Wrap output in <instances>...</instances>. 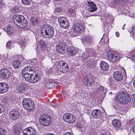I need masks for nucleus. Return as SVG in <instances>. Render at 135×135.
Wrapping results in <instances>:
<instances>
[{
    "label": "nucleus",
    "instance_id": "obj_20",
    "mask_svg": "<svg viewBox=\"0 0 135 135\" xmlns=\"http://www.w3.org/2000/svg\"><path fill=\"white\" fill-rule=\"evenodd\" d=\"M92 117L94 118H98L102 115V112L99 109H95L93 110L91 113Z\"/></svg>",
    "mask_w": 135,
    "mask_h": 135
},
{
    "label": "nucleus",
    "instance_id": "obj_48",
    "mask_svg": "<svg viewBox=\"0 0 135 135\" xmlns=\"http://www.w3.org/2000/svg\"><path fill=\"white\" fill-rule=\"evenodd\" d=\"M132 33L133 35L135 36V26H134L132 29Z\"/></svg>",
    "mask_w": 135,
    "mask_h": 135
},
{
    "label": "nucleus",
    "instance_id": "obj_30",
    "mask_svg": "<svg viewBox=\"0 0 135 135\" xmlns=\"http://www.w3.org/2000/svg\"><path fill=\"white\" fill-rule=\"evenodd\" d=\"M129 56L130 58L132 61L135 62V50H133L132 51L129 52L128 53Z\"/></svg>",
    "mask_w": 135,
    "mask_h": 135
},
{
    "label": "nucleus",
    "instance_id": "obj_6",
    "mask_svg": "<svg viewBox=\"0 0 135 135\" xmlns=\"http://www.w3.org/2000/svg\"><path fill=\"white\" fill-rule=\"evenodd\" d=\"M65 44L64 41H59L56 45V49L57 52L61 54H64L65 53Z\"/></svg>",
    "mask_w": 135,
    "mask_h": 135
},
{
    "label": "nucleus",
    "instance_id": "obj_32",
    "mask_svg": "<svg viewBox=\"0 0 135 135\" xmlns=\"http://www.w3.org/2000/svg\"><path fill=\"white\" fill-rule=\"evenodd\" d=\"M22 74L23 76L25 79L28 81L29 80L30 77L31 76V74H30L29 73H27L22 71Z\"/></svg>",
    "mask_w": 135,
    "mask_h": 135
},
{
    "label": "nucleus",
    "instance_id": "obj_23",
    "mask_svg": "<svg viewBox=\"0 0 135 135\" xmlns=\"http://www.w3.org/2000/svg\"><path fill=\"white\" fill-rule=\"evenodd\" d=\"M100 67L101 69L104 71H107L109 69V66L108 64L103 61H102L100 62Z\"/></svg>",
    "mask_w": 135,
    "mask_h": 135
},
{
    "label": "nucleus",
    "instance_id": "obj_57",
    "mask_svg": "<svg viewBox=\"0 0 135 135\" xmlns=\"http://www.w3.org/2000/svg\"><path fill=\"white\" fill-rule=\"evenodd\" d=\"M133 86L135 88V80L133 81Z\"/></svg>",
    "mask_w": 135,
    "mask_h": 135
},
{
    "label": "nucleus",
    "instance_id": "obj_18",
    "mask_svg": "<svg viewBox=\"0 0 135 135\" xmlns=\"http://www.w3.org/2000/svg\"><path fill=\"white\" fill-rule=\"evenodd\" d=\"M114 79L118 81H121L123 79V76L121 73L119 71H115L113 74Z\"/></svg>",
    "mask_w": 135,
    "mask_h": 135
},
{
    "label": "nucleus",
    "instance_id": "obj_21",
    "mask_svg": "<svg viewBox=\"0 0 135 135\" xmlns=\"http://www.w3.org/2000/svg\"><path fill=\"white\" fill-rule=\"evenodd\" d=\"M68 54L69 55L72 56L75 55L77 53L75 49L73 46H70L67 49Z\"/></svg>",
    "mask_w": 135,
    "mask_h": 135
},
{
    "label": "nucleus",
    "instance_id": "obj_43",
    "mask_svg": "<svg viewBox=\"0 0 135 135\" xmlns=\"http://www.w3.org/2000/svg\"><path fill=\"white\" fill-rule=\"evenodd\" d=\"M128 85L127 84H124L122 86L123 88L124 89V90L126 91H127L129 90V88H128Z\"/></svg>",
    "mask_w": 135,
    "mask_h": 135
},
{
    "label": "nucleus",
    "instance_id": "obj_7",
    "mask_svg": "<svg viewBox=\"0 0 135 135\" xmlns=\"http://www.w3.org/2000/svg\"><path fill=\"white\" fill-rule=\"evenodd\" d=\"M58 22L60 26L64 28H68L70 24L67 21L66 18L63 17H60L58 18Z\"/></svg>",
    "mask_w": 135,
    "mask_h": 135
},
{
    "label": "nucleus",
    "instance_id": "obj_62",
    "mask_svg": "<svg viewBox=\"0 0 135 135\" xmlns=\"http://www.w3.org/2000/svg\"><path fill=\"white\" fill-rule=\"evenodd\" d=\"M1 33L0 32V35H1Z\"/></svg>",
    "mask_w": 135,
    "mask_h": 135
},
{
    "label": "nucleus",
    "instance_id": "obj_53",
    "mask_svg": "<svg viewBox=\"0 0 135 135\" xmlns=\"http://www.w3.org/2000/svg\"><path fill=\"white\" fill-rule=\"evenodd\" d=\"M3 4L2 0H0V8L2 7Z\"/></svg>",
    "mask_w": 135,
    "mask_h": 135
},
{
    "label": "nucleus",
    "instance_id": "obj_12",
    "mask_svg": "<svg viewBox=\"0 0 135 135\" xmlns=\"http://www.w3.org/2000/svg\"><path fill=\"white\" fill-rule=\"evenodd\" d=\"M10 72L6 68L2 69L0 71V76L2 78L7 79L11 76Z\"/></svg>",
    "mask_w": 135,
    "mask_h": 135
},
{
    "label": "nucleus",
    "instance_id": "obj_54",
    "mask_svg": "<svg viewBox=\"0 0 135 135\" xmlns=\"http://www.w3.org/2000/svg\"><path fill=\"white\" fill-rule=\"evenodd\" d=\"M115 35L117 37H118L119 36V33L118 32H115Z\"/></svg>",
    "mask_w": 135,
    "mask_h": 135
},
{
    "label": "nucleus",
    "instance_id": "obj_61",
    "mask_svg": "<svg viewBox=\"0 0 135 135\" xmlns=\"http://www.w3.org/2000/svg\"><path fill=\"white\" fill-rule=\"evenodd\" d=\"M122 28V29L123 30H124V27H123Z\"/></svg>",
    "mask_w": 135,
    "mask_h": 135
},
{
    "label": "nucleus",
    "instance_id": "obj_38",
    "mask_svg": "<svg viewBox=\"0 0 135 135\" xmlns=\"http://www.w3.org/2000/svg\"><path fill=\"white\" fill-rule=\"evenodd\" d=\"M21 1L22 3L25 5H29L31 2V0H22Z\"/></svg>",
    "mask_w": 135,
    "mask_h": 135
},
{
    "label": "nucleus",
    "instance_id": "obj_11",
    "mask_svg": "<svg viewBox=\"0 0 135 135\" xmlns=\"http://www.w3.org/2000/svg\"><path fill=\"white\" fill-rule=\"evenodd\" d=\"M95 77L93 75H89L84 81V84L87 86H90L93 85L95 81Z\"/></svg>",
    "mask_w": 135,
    "mask_h": 135
},
{
    "label": "nucleus",
    "instance_id": "obj_41",
    "mask_svg": "<svg viewBox=\"0 0 135 135\" xmlns=\"http://www.w3.org/2000/svg\"><path fill=\"white\" fill-rule=\"evenodd\" d=\"M39 46L41 48L42 50V48L44 47L45 46V42L42 40H41L39 42Z\"/></svg>",
    "mask_w": 135,
    "mask_h": 135
},
{
    "label": "nucleus",
    "instance_id": "obj_16",
    "mask_svg": "<svg viewBox=\"0 0 135 135\" xmlns=\"http://www.w3.org/2000/svg\"><path fill=\"white\" fill-rule=\"evenodd\" d=\"M27 86V84L21 83L17 86V91L18 93H24L26 90Z\"/></svg>",
    "mask_w": 135,
    "mask_h": 135
},
{
    "label": "nucleus",
    "instance_id": "obj_37",
    "mask_svg": "<svg viewBox=\"0 0 135 135\" xmlns=\"http://www.w3.org/2000/svg\"><path fill=\"white\" fill-rule=\"evenodd\" d=\"M62 10V8L60 7H57L54 10L55 13L58 15L60 14Z\"/></svg>",
    "mask_w": 135,
    "mask_h": 135
},
{
    "label": "nucleus",
    "instance_id": "obj_13",
    "mask_svg": "<svg viewBox=\"0 0 135 135\" xmlns=\"http://www.w3.org/2000/svg\"><path fill=\"white\" fill-rule=\"evenodd\" d=\"M36 131L32 127L26 128L22 131L23 135H35Z\"/></svg>",
    "mask_w": 135,
    "mask_h": 135
},
{
    "label": "nucleus",
    "instance_id": "obj_55",
    "mask_svg": "<svg viewBox=\"0 0 135 135\" xmlns=\"http://www.w3.org/2000/svg\"><path fill=\"white\" fill-rule=\"evenodd\" d=\"M116 3L117 5H118L119 3V0H115Z\"/></svg>",
    "mask_w": 135,
    "mask_h": 135
},
{
    "label": "nucleus",
    "instance_id": "obj_5",
    "mask_svg": "<svg viewBox=\"0 0 135 135\" xmlns=\"http://www.w3.org/2000/svg\"><path fill=\"white\" fill-rule=\"evenodd\" d=\"M57 68L60 71L64 73H67L69 70L68 64L64 61L61 60L59 61L57 63Z\"/></svg>",
    "mask_w": 135,
    "mask_h": 135
},
{
    "label": "nucleus",
    "instance_id": "obj_17",
    "mask_svg": "<svg viewBox=\"0 0 135 135\" xmlns=\"http://www.w3.org/2000/svg\"><path fill=\"white\" fill-rule=\"evenodd\" d=\"M87 3L88 6L87 9L89 12H92L97 10V8L96 5L93 2H88Z\"/></svg>",
    "mask_w": 135,
    "mask_h": 135
},
{
    "label": "nucleus",
    "instance_id": "obj_50",
    "mask_svg": "<svg viewBox=\"0 0 135 135\" xmlns=\"http://www.w3.org/2000/svg\"><path fill=\"white\" fill-rule=\"evenodd\" d=\"M26 45V44L25 42H23L22 44H21V47L24 48Z\"/></svg>",
    "mask_w": 135,
    "mask_h": 135
},
{
    "label": "nucleus",
    "instance_id": "obj_15",
    "mask_svg": "<svg viewBox=\"0 0 135 135\" xmlns=\"http://www.w3.org/2000/svg\"><path fill=\"white\" fill-rule=\"evenodd\" d=\"M20 115L19 112L17 110L15 109L10 112L9 117L11 119L15 120L18 118Z\"/></svg>",
    "mask_w": 135,
    "mask_h": 135
},
{
    "label": "nucleus",
    "instance_id": "obj_25",
    "mask_svg": "<svg viewBox=\"0 0 135 135\" xmlns=\"http://www.w3.org/2000/svg\"><path fill=\"white\" fill-rule=\"evenodd\" d=\"M30 21L31 25L33 26H37L40 23L39 19L35 17L31 18Z\"/></svg>",
    "mask_w": 135,
    "mask_h": 135
},
{
    "label": "nucleus",
    "instance_id": "obj_59",
    "mask_svg": "<svg viewBox=\"0 0 135 135\" xmlns=\"http://www.w3.org/2000/svg\"><path fill=\"white\" fill-rule=\"evenodd\" d=\"M55 1H60L61 0H54Z\"/></svg>",
    "mask_w": 135,
    "mask_h": 135
},
{
    "label": "nucleus",
    "instance_id": "obj_63",
    "mask_svg": "<svg viewBox=\"0 0 135 135\" xmlns=\"http://www.w3.org/2000/svg\"><path fill=\"white\" fill-rule=\"evenodd\" d=\"M93 16V15H91L90 16Z\"/></svg>",
    "mask_w": 135,
    "mask_h": 135
},
{
    "label": "nucleus",
    "instance_id": "obj_49",
    "mask_svg": "<svg viewBox=\"0 0 135 135\" xmlns=\"http://www.w3.org/2000/svg\"><path fill=\"white\" fill-rule=\"evenodd\" d=\"M112 4L113 7H114L117 5L115 0L112 1Z\"/></svg>",
    "mask_w": 135,
    "mask_h": 135
},
{
    "label": "nucleus",
    "instance_id": "obj_42",
    "mask_svg": "<svg viewBox=\"0 0 135 135\" xmlns=\"http://www.w3.org/2000/svg\"><path fill=\"white\" fill-rule=\"evenodd\" d=\"M6 134V131L4 129L0 128V135H5Z\"/></svg>",
    "mask_w": 135,
    "mask_h": 135
},
{
    "label": "nucleus",
    "instance_id": "obj_39",
    "mask_svg": "<svg viewBox=\"0 0 135 135\" xmlns=\"http://www.w3.org/2000/svg\"><path fill=\"white\" fill-rule=\"evenodd\" d=\"M13 43H11L10 41H9L6 43V47L9 49H11L12 47H13Z\"/></svg>",
    "mask_w": 135,
    "mask_h": 135
},
{
    "label": "nucleus",
    "instance_id": "obj_36",
    "mask_svg": "<svg viewBox=\"0 0 135 135\" xmlns=\"http://www.w3.org/2000/svg\"><path fill=\"white\" fill-rule=\"evenodd\" d=\"M68 12L70 14L71 16L74 17L76 15L75 10L72 8H70L68 9Z\"/></svg>",
    "mask_w": 135,
    "mask_h": 135
},
{
    "label": "nucleus",
    "instance_id": "obj_34",
    "mask_svg": "<svg viewBox=\"0 0 135 135\" xmlns=\"http://www.w3.org/2000/svg\"><path fill=\"white\" fill-rule=\"evenodd\" d=\"M13 65L14 68H18L20 66V61L17 60H15L13 62Z\"/></svg>",
    "mask_w": 135,
    "mask_h": 135
},
{
    "label": "nucleus",
    "instance_id": "obj_3",
    "mask_svg": "<svg viewBox=\"0 0 135 135\" xmlns=\"http://www.w3.org/2000/svg\"><path fill=\"white\" fill-rule=\"evenodd\" d=\"M39 121L42 125L44 126H48L51 124V117L48 114H44L40 117Z\"/></svg>",
    "mask_w": 135,
    "mask_h": 135
},
{
    "label": "nucleus",
    "instance_id": "obj_44",
    "mask_svg": "<svg viewBox=\"0 0 135 135\" xmlns=\"http://www.w3.org/2000/svg\"><path fill=\"white\" fill-rule=\"evenodd\" d=\"M115 109L117 113L119 114H121L122 113V109L119 107H118L117 108H115Z\"/></svg>",
    "mask_w": 135,
    "mask_h": 135
},
{
    "label": "nucleus",
    "instance_id": "obj_35",
    "mask_svg": "<svg viewBox=\"0 0 135 135\" xmlns=\"http://www.w3.org/2000/svg\"><path fill=\"white\" fill-rule=\"evenodd\" d=\"M6 32L8 34L10 35H12L13 33V31L12 28L10 25H7L6 29Z\"/></svg>",
    "mask_w": 135,
    "mask_h": 135
},
{
    "label": "nucleus",
    "instance_id": "obj_8",
    "mask_svg": "<svg viewBox=\"0 0 135 135\" xmlns=\"http://www.w3.org/2000/svg\"><path fill=\"white\" fill-rule=\"evenodd\" d=\"M73 29L76 33H81L84 30V25L80 22L76 23L73 25Z\"/></svg>",
    "mask_w": 135,
    "mask_h": 135
},
{
    "label": "nucleus",
    "instance_id": "obj_29",
    "mask_svg": "<svg viewBox=\"0 0 135 135\" xmlns=\"http://www.w3.org/2000/svg\"><path fill=\"white\" fill-rule=\"evenodd\" d=\"M94 61L92 59H90L88 60L86 62V64L88 67L91 68L94 65Z\"/></svg>",
    "mask_w": 135,
    "mask_h": 135
},
{
    "label": "nucleus",
    "instance_id": "obj_22",
    "mask_svg": "<svg viewBox=\"0 0 135 135\" xmlns=\"http://www.w3.org/2000/svg\"><path fill=\"white\" fill-rule=\"evenodd\" d=\"M39 80L38 75L36 74H31V76L28 81L32 83H33L38 81Z\"/></svg>",
    "mask_w": 135,
    "mask_h": 135
},
{
    "label": "nucleus",
    "instance_id": "obj_26",
    "mask_svg": "<svg viewBox=\"0 0 135 135\" xmlns=\"http://www.w3.org/2000/svg\"><path fill=\"white\" fill-rule=\"evenodd\" d=\"M83 40L86 43L90 44L93 42V38L91 36L88 35L85 36L84 37Z\"/></svg>",
    "mask_w": 135,
    "mask_h": 135
},
{
    "label": "nucleus",
    "instance_id": "obj_27",
    "mask_svg": "<svg viewBox=\"0 0 135 135\" xmlns=\"http://www.w3.org/2000/svg\"><path fill=\"white\" fill-rule=\"evenodd\" d=\"M34 69V67L29 66L26 67L23 69L22 71L28 73H29L30 74H32L31 73V72L35 71Z\"/></svg>",
    "mask_w": 135,
    "mask_h": 135
},
{
    "label": "nucleus",
    "instance_id": "obj_33",
    "mask_svg": "<svg viewBox=\"0 0 135 135\" xmlns=\"http://www.w3.org/2000/svg\"><path fill=\"white\" fill-rule=\"evenodd\" d=\"M56 84L53 82L49 81L45 84L46 87L49 89L52 88L55 86Z\"/></svg>",
    "mask_w": 135,
    "mask_h": 135
},
{
    "label": "nucleus",
    "instance_id": "obj_40",
    "mask_svg": "<svg viewBox=\"0 0 135 135\" xmlns=\"http://www.w3.org/2000/svg\"><path fill=\"white\" fill-rule=\"evenodd\" d=\"M97 91L99 93H104V90L103 87L102 86H99L97 89Z\"/></svg>",
    "mask_w": 135,
    "mask_h": 135
},
{
    "label": "nucleus",
    "instance_id": "obj_2",
    "mask_svg": "<svg viewBox=\"0 0 135 135\" xmlns=\"http://www.w3.org/2000/svg\"><path fill=\"white\" fill-rule=\"evenodd\" d=\"M115 101L120 103L127 104L131 100V97L128 94L123 92L118 94L115 98Z\"/></svg>",
    "mask_w": 135,
    "mask_h": 135
},
{
    "label": "nucleus",
    "instance_id": "obj_1",
    "mask_svg": "<svg viewBox=\"0 0 135 135\" xmlns=\"http://www.w3.org/2000/svg\"><path fill=\"white\" fill-rule=\"evenodd\" d=\"M42 36L46 38L52 37L54 35L53 27L50 25H43L38 29Z\"/></svg>",
    "mask_w": 135,
    "mask_h": 135
},
{
    "label": "nucleus",
    "instance_id": "obj_19",
    "mask_svg": "<svg viewBox=\"0 0 135 135\" xmlns=\"http://www.w3.org/2000/svg\"><path fill=\"white\" fill-rule=\"evenodd\" d=\"M9 86L7 84L5 83H0V93H3L7 91Z\"/></svg>",
    "mask_w": 135,
    "mask_h": 135
},
{
    "label": "nucleus",
    "instance_id": "obj_56",
    "mask_svg": "<svg viewBox=\"0 0 135 135\" xmlns=\"http://www.w3.org/2000/svg\"><path fill=\"white\" fill-rule=\"evenodd\" d=\"M45 135H55L53 133H48Z\"/></svg>",
    "mask_w": 135,
    "mask_h": 135
},
{
    "label": "nucleus",
    "instance_id": "obj_31",
    "mask_svg": "<svg viewBox=\"0 0 135 135\" xmlns=\"http://www.w3.org/2000/svg\"><path fill=\"white\" fill-rule=\"evenodd\" d=\"M91 52L89 50H87L83 53L81 55V57L83 59H87L91 54Z\"/></svg>",
    "mask_w": 135,
    "mask_h": 135
},
{
    "label": "nucleus",
    "instance_id": "obj_51",
    "mask_svg": "<svg viewBox=\"0 0 135 135\" xmlns=\"http://www.w3.org/2000/svg\"><path fill=\"white\" fill-rule=\"evenodd\" d=\"M132 130L133 133L135 134V125H134L133 126Z\"/></svg>",
    "mask_w": 135,
    "mask_h": 135
},
{
    "label": "nucleus",
    "instance_id": "obj_24",
    "mask_svg": "<svg viewBox=\"0 0 135 135\" xmlns=\"http://www.w3.org/2000/svg\"><path fill=\"white\" fill-rule=\"evenodd\" d=\"M113 127L116 128H119L121 126L120 122L118 119H114L112 122Z\"/></svg>",
    "mask_w": 135,
    "mask_h": 135
},
{
    "label": "nucleus",
    "instance_id": "obj_47",
    "mask_svg": "<svg viewBox=\"0 0 135 135\" xmlns=\"http://www.w3.org/2000/svg\"><path fill=\"white\" fill-rule=\"evenodd\" d=\"M131 97L132 99V101L133 102V103L135 104V94L132 95Z\"/></svg>",
    "mask_w": 135,
    "mask_h": 135
},
{
    "label": "nucleus",
    "instance_id": "obj_14",
    "mask_svg": "<svg viewBox=\"0 0 135 135\" xmlns=\"http://www.w3.org/2000/svg\"><path fill=\"white\" fill-rule=\"evenodd\" d=\"M25 18L23 16L18 15H15L13 17V22L17 26V25L20 26V23Z\"/></svg>",
    "mask_w": 135,
    "mask_h": 135
},
{
    "label": "nucleus",
    "instance_id": "obj_46",
    "mask_svg": "<svg viewBox=\"0 0 135 135\" xmlns=\"http://www.w3.org/2000/svg\"><path fill=\"white\" fill-rule=\"evenodd\" d=\"M13 132L16 134H18V130L16 127L15 126L13 128Z\"/></svg>",
    "mask_w": 135,
    "mask_h": 135
},
{
    "label": "nucleus",
    "instance_id": "obj_58",
    "mask_svg": "<svg viewBox=\"0 0 135 135\" xmlns=\"http://www.w3.org/2000/svg\"><path fill=\"white\" fill-rule=\"evenodd\" d=\"M100 135H108V134L105 133H103L102 134Z\"/></svg>",
    "mask_w": 135,
    "mask_h": 135
},
{
    "label": "nucleus",
    "instance_id": "obj_28",
    "mask_svg": "<svg viewBox=\"0 0 135 135\" xmlns=\"http://www.w3.org/2000/svg\"><path fill=\"white\" fill-rule=\"evenodd\" d=\"M20 26L17 25V26L22 28H24L26 27L27 25V21L25 18L20 23Z\"/></svg>",
    "mask_w": 135,
    "mask_h": 135
},
{
    "label": "nucleus",
    "instance_id": "obj_4",
    "mask_svg": "<svg viewBox=\"0 0 135 135\" xmlns=\"http://www.w3.org/2000/svg\"><path fill=\"white\" fill-rule=\"evenodd\" d=\"M34 103L30 99H25L23 100L22 105L26 109L31 110L33 108Z\"/></svg>",
    "mask_w": 135,
    "mask_h": 135
},
{
    "label": "nucleus",
    "instance_id": "obj_9",
    "mask_svg": "<svg viewBox=\"0 0 135 135\" xmlns=\"http://www.w3.org/2000/svg\"><path fill=\"white\" fill-rule=\"evenodd\" d=\"M106 56L109 61L112 62H115L119 59L118 54H114L111 51L107 52Z\"/></svg>",
    "mask_w": 135,
    "mask_h": 135
},
{
    "label": "nucleus",
    "instance_id": "obj_60",
    "mask_svg": "<svg viewBox=\"0 0 135 135\" xmlns=\"http://www.w3.org/2000/svg\"><path fill=\"white\" fill-rule=\"evenodd\" d=\"M125 25H126V24H124V25H123V27H124V26H125Z\"/></svg>",
    "mask_w": 135,
    "mask_h": 135
},
{
    "label": "nucleus",
    "instance_id": "obj_52",
    "mask_svg": "<svg viewBox=\"0 0 135 135\" xmlns=\"http://www.w3.org/2000/svg\"><path fill=\"white\" fill-rule=\"evenodd\" d=\"M64 135H73V134L70 132H67Z\"/></svg>",
    "mask_w": 135,
    "mask_h": 135
},
{
    "label": "nucleus",
    "instance_id": "obj_10",
    "mask_svg": "<svg viewBox=\"0 0 135 135\" xmlns=\"http://www.w3.org/2000/svg\"><path fill=\"white\" fill-rule=\"evenodd\" d=\"M63 119L65 121L70 123H73L75 119V118L72 114L68 113L63 115Z\"/></svg>",
    "mask_w": 135,
    "mask_h": 135
},
{
    "label": "nucleus",
    "instance_id": "obj_45",
    "mask_svg": "<svg viewBox=\"0 0 135 135\" xmlns=\"http://www.w3.org/2000/svg\"><path fill=\"white\" fill-rule=\"evenodd\" d=\"M4 110V107L3 105L0 104V113L3 112Z\"/></svg>",
    "mask_w": 135,
    "mask_h": 135
}]
</instances>
